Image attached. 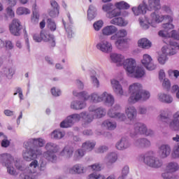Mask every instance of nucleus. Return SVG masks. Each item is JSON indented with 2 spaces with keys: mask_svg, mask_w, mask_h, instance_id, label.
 Instances as JSON below:
<instances>
[{
  "mask_svg": "<svg viewBox=\"0 0 179 179\" xmlns=\"http://www.w3.org/2000/svg\"><path fill=\"white\" fill-rule=\"evenodd\" d=\"M128 36V31L127 29H120L119 31H117L115 34L112 35L110 36L111 41H115V45L119 50H122L124 48V45L125 44L126 40L124 39V37H127Z\"/></svg>",
  "mask_w": 179,
  "mask_h": 179,
  "instance_id": "nucleus-15",
  "label": "nucleus"
},
{
  "mask_svg": "<svg viewBox=\"0 0 179 179\" xmlns=\"http://www.w3.org/2000/svg\"><path fill=\"white\" fill-rule=\"evenodd\" d=\"M115 119L117 120V121L123 122L127 120V115L124 113L117 112V114L116 115V117Z\"/></svg>",
  "mask_w": 179,
  "mask_h": 179,
  "instance_id": "nucleus-62",
  "label": "nucleus"
},
{
  "mask_svg": "<svg viewBox=\"0 0 179 179\" xmlns=\"http://www.w3.org/2000/svg\"><path fill=\"white\" fill-rule=\"evenodd\" d=\"M127 76H132L134 71H135V68L137 66L136 61L133 58H129L124 60L123 64H122Z\"/></svg>",
  "mask_w": 179,
  "mask_h": 179,
  "instance_id": "nucleus-18",
  "label": "nucleus"
},
{
  "mask_svg": "<svg viewBox=\"0 0 179 179\" xmlns=\"http://www.w3.org/2000/svg\"><path fill=\"white\" fill-rule=\"evenodd\" d=\"M96 47L99 51L104 54H108L113 51V45L111 43L107 40H103L101 37H100V41L96 44Z\"/></svg>",
  "mask_w": 179,
  "mask_h": 179,
  "instance_id": "nucleus-19",
  "label": "nucleus"
},
{
  "mask_svg": "<svg viewBox=\"0 0 179 179\" xmlns=\"http://www.w3.org/2000/svg\"><path fill=\"white\" fill-rule=\"evenodd\" d=\"M117 31H118V28L114 25L106 26L102 29L103 36H113V34H115Z\"/></svg>",
  "mask_w": 179,
  "mask_h": 179,
  "instance_id": "nucleus-39",
  "label": "nucleus"
},
{
  "mask_svg": "<svg viewBox=\"0 0 179 179\" xmlns=\"http://www.w3.org/2000/svg\"><path fill=\"white\" fill-rule=\"evenodd\" d=\"M89 113H90V117H92V121L94 118H103L106 114H107V110L106 108L103 107L96 108L94 105H91L88 108Z\"/></svg>",
  "mask_w": 179,
  "mask_h": 179,
  "instance_id": "nucleus-17",
  "label": "nucleus"
},
{
  "mask_svg": "<svg viewBox=\"0 0 179 179\" xmlns=\"http://www.w3.org/2000/svg\"><path fill=\"white\" fill-rule=\"evenodd\" d=\"M164 13H166L167 15H164V16H172L173 17V10L171 8L167 5H164L160 8Z\"/></svg>",
  "mask_w": 179,
  "mask_h": 179,
  "instance_id": "nucleus-51",
  "label": "nucleus"
},
{
  "mask_svg": "<svg viewBox=\"0 0 179 179\" xmlns=\"http://www.w3.org/2000/svg\"><path fill=\"white\" fill-rule=\"evenodd\" d=\"M158 118L159 121H162V122H166V124H169V122H171L170 116L169 115V110H167V109L162 110L160 111V114Z\"/></svg>",
  "mask_w": 179,
  "mask_h": 179,
  "instance_id": "nucleus-41",
  "label": "nucleus"
},
{
  "mask_svg": "<svg viewBox=\"0 0 179 179\" xmlns=\"http://www.w3.org/2000/svg\"><path fill=\"white\" fill-rule=\"evenodd\" d=\"M87 179H106V177L97 173H92L87 176Z\"/></svg>",
  "mask_w": 179,
  "mask_h": 179,
  "instance_id": "nucleus-56",
  "label": "nucleus"
},
{
  "mask_svg": "<svg viewBox=\"0 0 179 179\" xmlns=\"http://www.w3.org/2000/svg\"><path fill=\"white\" fill-rule=\"evenodd\" d=\"M171 156L173 159H179V143L174 145Z\"/></svg>",
  "mask_w": 179,
  "mask_h": 179,
  "instance_id": "nucleus-55",
  "label": "nucleus"
},
{
  "mask_svg": "<svg viewBox=\"0 0 179 179\" xmlns=\"http://www.w3.org/2000/svg\"><path fill=\"white\" fill-rule=\"evenodd\" d=\"M55 153L57 152H44L43 156L48 162H50V163H56L58 160V157Z\"/></svg>",
  "mask_w": 179,
  "mask_h": 179,
  "instance_id": "nucleus-40",
  "label": "nucleus"
},
{
  "mask_svg": "<svg viewBox=\"0 0 179 179\" xmlns=\"http://www.w3.org/2000/svg\"><path fill=\"white\" fill-rule=\"evenodd\" d=\"M85 156V150L83 148L78 149L74 153V159L76 160H79V159H82Z\"/></svg>",
  "mask_w": 179,
  "mask_h": 179,
  "instance_id": "nucleus-54",
  "label": "nucleus"
},
{
  "mask_svg": "<svg viewBox=\"0 0 179 179\" xmlns=\"http://www.w3.org/2000/svg\"><path fill=\"white\" fill-rule=\"evenodd\" d=\"M65 136V131H62L60 129H55L50 134L51 139H55V141H59Z\"/></svg>",
  "mask_w": 179,
  "mask_h": 179,
  "instance_id": "nucleus-43",
  "label": "nucleus"
},
{
  "mask_svg": "<svg viewBox=\"0 0 179 179\" xmlns=\"http://www.w3.org/2000/svg\"><path fill=\"white\" fill-rule=\"evenodd\" d=\"M83 120L84 125H89L93 122V117L87 111H83L80 113H74L68 116L60 123V128H71L75 122H79Z\"/></svg>",
  "mask_w": 179,
  "mask_h": 179,
  "instance_id": "nucleus-5",
  "label": "nucleus"
},
{
  "mask_svg": "<svg viewBox=\"0 0 179 179\" xmlns=\"http://www.w3.org/2000/svg\"><path fill=\"white\" fill-rule=\"evenodd\" d=\"M87 107V103L83 99V100H73L70 103V108L71 110H85V108Z\"/></svg>",
  "mask_w": 179,
  "mask_h": 179,
  "instance_id": "nucleus-26",
  "label": "nucleus"
},
{
  "mask_svg": "<svg viewBox=\"0 0 179 179\" xmlns=\"http://www.w3.org/2000/svg\"><path fill=\"white\" fill-rule=\"evenodd\" d=\"M168 75L169 78L175 77V79H178L179 78V71L170 69L168 71Z\"/></svg>",
  "mask_w": 179,
  "mask_h": 179,
  "instance_id": "nucleus-58",
  "label": "nucleus"
},
{
  "mask_svg": "<svg viewBox=\"0 0 179 179\" xmlns=\"http://www.w3.org/2000/svg\"><path fill=\"white\" fill-rule=\"evenodd\" d=\"M41 37H42V41L49 43L51 47H55V37H54V35L50 34L47 31H41Z\"/></svg>",
  "mask_w": 179,
  "mask_h": 179,
  "instance_id": "nucleus-28",
  "label": "nucleus"
},
{
  "mask_svg": "<svg viewBox=\"0 0 179 179\" xmlns=\"http://www.w3.org/2000/svg\"><path fill=\"white\" fill-rule=\"evenodd\" d=\"M124 113L129 121H134L136 120V117H138V110H136V108L132 105L126 106Z\"/></svg>",
  "mask_w": 179,
  "mask_h": 179,
  "instance_id": "nucleus-24",
  "label": "nucleus"
},
{
  "mask_svg": "<svg viewBox=\"0 0 179 179\" xmlns=\"http://www.w3.org/2000/svg\"><path fill=\"white\" fill-rule=\"evenodd\" d=\"M45 152L52 153H58L59 152V145L55 143L49 142L45 145Z\"/></svg>",
  "mask_w": 179,
  "mask_h": 179,
  "instance_id": "nucleus-37",
  "label": "nucleus"
},
{
  "mask_svg": "<svg viewBox=\"0 0 179 179\" xmlns=\"http://www.w3.org/2000/svg\"><path fill=\"white\" fill-rule=\"evenodd\" d=\"M131 138H135L138 135H145V136H153L155 131L152 129H148L146 124L138 122L134 125V128L129 131Z\"/></svg>",
  "mask_w": 179,
  "mask_h": 179,
  "instance_id": "nucleus-11",
  "label": "nucleus"
},
{
  "mask_svg": "<svg viewBox=\"0 0 179 179\" xmlns=\"http://www.w3.org/2000/svg\"><path fill=\"white\" fill-rule=\"evenodd\" d=\"M150 110V107H146V106H139L138 108V114H141V115H145V114L148 113V111Z\"/></svg>",
  "mask_w": 179,
  "mask_h": 179,
  "instance_id": "nucleus-59",
  "label": "nucleus"
},
{
  "mask_svg": "<svg viewBox=\"0 0 179 179\" xmlns=\"http://www.w3.org/2000/svg\"><path fill=\"white\" fill-rule=\"evenodd\" d=\"M159 17H163L162 22H163V20L167 22L166 23L162 24V29H164V31H159V36L160 37H164V43L169 44V43L171 41V38H170L171 37V32L170 34L169 31V30H173V29H174V24H172L173 20V16L159 15Z\"/></svg>",
  "mask_w": 179,
  "mask_h": 179,
  "instance_id": "nucleus-9",
  "label": "nucleus"
},
{
  "mask_svg": "<svg viewBox=\"0 0 179 179\" xmlns=\"http://www.w3.org/2000/svg\"><path fill=\"white\" fill-rule=\"evenodd\" d=\"M20 169H18V178L19 179H38L41 176V172H37L38 169V161L37 159L33 160L28 167H25L20 162Z\"/></svg>",
  "mask_w": 179,
  "mask_h": 179,
  "instance_id": "nucleus-6",
  "label": "nucleus"
},
{
  "mask_svg": "<svg viewBox=\"0 0 179 179\" xmlns=\"http://www.w3.org/2000/svg\"><path fill=\"white\" fill-rule=\"evenodd\" d=\"M146 75V71L145 69L142 66H136L132 75L129 76V78H136V79H141V78H143Z\"/></svg>",
  "mask_w": 179,
  "mask_h": 179,
  "instance_id": "nucleus-30",
  "label": "nucleus"
},
{
  "mask_svg": "<svg viewBox=\"0 0 179 179\" xmlns=\"http://www.w3.org/2000/svg\"><path fill=\"white\" fill-rule=\"evenodd\" d=\"M131 141L127 137H122L115 144V148L117 150H127L131 148Z\"/></svg>",
  "mask_w": 179,
  "mask_h": 179,
  "instance_id": "nucleus-25",
  "label": "nucleus"
},
{
  "mask_svg": "<svg viewBox=\"0 0 179 179\" xmlns=\"http://www.w3.org/2000/svg\"><path fill=\"white\" fill-rule=\"evenodd\" d=\"M9 29L13 36H20V30H22V23L20 20L16 18L13 19L9 25Z\"/></svg>",
  "mask_w": 179,
  "mask_h": 179,
  "instance_id": "nucleus-23",
  "label": "nucleus"
},
{
  "mask_svg": "<svg viewBox=\"0 0 179 179\" xmlns=\"http://www.w3.org/2000/svg\"><path fill=\"white\" fill-rule=\"evenodd\" d=\"M140 159H143V163L152 169H160V167L163 166V160H162V158L153 155H141Z\"/></svg>",
  "mask_w": 179,
  "mask_h": 179,
  "instance_id": "nucleus-14",
  "label": "nucleus"
},
{
  "mask_svg": "<svg viewBox=\"0 0 179 179\" xmlns=\"http://www.w3.org/2000/svg\"><path fill=\"white\" fill-rule=\"evenodd\" d=\"M157 100L161 103L171 104V103H173V96L165 93H159L157 95Z\"/></svg>",
  "mask_w": 179,
  "mask_h": 179,
  "instance_id": "nucleus-36",
  "label": "nucleus"
},
{
  "mask_svg": "<svg viewBox=\"0 0 179 179\" xmlns=\"http://www.w3.org/2000/svg\"><path fill=\"white\" fill-rule=\"evenodd\" d=\"M179 50V43L176 41H170L169 43L162 47V54L158 57V62L161 65H164L167 61V55H176Z\"/></svg>",
  "mask_w": 179,
  "mask_h": 179,
  "instance_id": "nucleus-8",
  "label": "nucleus"
},
{
  "mask_svg": "<svg viewBox=\"0 0 179 179\" xmlns=\"http://www.w3.org/2000/svg\"><path fill=\"white\" fill-rule=\"evenodd\" d=\"M97 9L94 6L90 5L89 6L88 10H87V17L88 20H93L94 17H96V15H97L96 13Z\"/></svg>",
  "mask_w": 179,
  "mask_h": 179,
  "instance_id": "nucleus-45",
  "label": "nucleus"
},
{
  "mask_svg": "<svg viewBox=\"0 0 179 179\" xmlns=\"http://www.w3.org/2000/svg\"><path fill=\"white\" fill-rule=\"evenodd\" d=\"M100 75H104L103 70H100L99 73L94 70L90 71L91 83L94 87H96V89H99V87H100V80L99 78H97V77L99 78Z\"/></svg>",
  "mask_w": 179,
  "mask_h": 179,
  "instance_id": "nucleus-22",
  "label": "nucleus"
},
{
  "mask_svg": "<svg viewBox=\"0 0 179 179\" xmlns=\"http://www.w3.org/2000/svg\"><path fill=\"white\" fill-rule=\"evenodd\" d=\"M45 145L44 138H30L24 143V148L26 149L23 151L22 156L27 162H31L38 156L43 155V148Z\"/></svg>",
  "mask_w": 179,
  "mask_h": 179,
  "instance_id": "nucleus-2",
  "label": "nucleus"
},
{
  "mask_svg": "<svg viewBox=\"0 0 179 179\" xmlns=\"http://www.w3.org/2000/svg\"><path fill=\"white\" fill-rule=\"evenodd\" d=\"M141 64L147 69L148 71H155L157 68V65L153 62L152 57L148 54H145L141 59Z\"/></svg>",
  "mask_w": 179,
  "mask_h": 179,
  "instance_id": "nucleus-21",
  "label": "nucleus"
},
{
  "mask_svg": "<svg viewBox=\"0 0 179 179\" xmlns=\"http://www.w3.org/2000/svg\"><path fill=\"white\" fill-rule=\"evenodd\" d=\"M102 10L103 12H106V16L108 19H112L110 21V24L120 26V27H125L128 24V21L120 17L121 16V10L112 3L104 4L102 6Z\"/></svg>",
  "mask_w": 179,
  "mask_h": 179,
  "instance_id": "nucleus-4",
  "label": "nucleus"
},
{
  "mask_svg": "<svg viewBox=\"0 0 179 179\" xmlns=\"http://www.w3.org/2000/svg\"><path fill=\"white\" fill-rule=\"evenodd\" d=\"M117 114H118V112H117V110H115L114 108H110L108 112H107V115L110 117V118H115L117 117Z\"/></svg>",
  "mask_w": 179,
  "mask_h": 179,
  "instance_id": "nucleus-61",
  "label": "nucleus"
},
{
  "mask_svg": "<svg viewBox=\"0 0 179 179\" xmlns=\"http://www.w3.org/2000/svg\"><path fill=\"white\" fill-rule=\"evenodd\" d=\"M179 171L178 162L172 161L168 162L165 166V171L162 173L163 179H178V175L176 174Z\"/></svg>",
  "mask_w": 179,
  "mask_h": 179,
  "instance_id": "nucleus-12",
  "label": "nucleus"
},
{
  "mask_svg": "<svg viewBox=\"0 0 179 179\" xmlns=\"http://www.w3.org/2000/svg\"><path fill=\"white\" fill-rule=\"evenodd\" d=\"M16 70L13 66L4 67L0 71V83L8 85L9 80H12Z\"/></svg>",
  "mask_w": 179,
  "mask_h": 179,
  "instance_id": "nucleus-16",
  "label": "nucleus"
},
{
  "mask_svg": "<svg viewBox=\"0 0 179 179\" xmlns=\"http://www.w3.org/2000/svg\"><path fill=\"white\" fill-rule=\"evenodd\" d=\"M128 174H129V166L125 165L122 168L121 176L117 179H125L128 177Z\"/></svg>",
  "mask_w": 179,
  "mask_h": 179,
  "instance_id": "nucleus-49",
  "label": "nucleus"
},
{
  "mask_svg": "<svg viewBox=\"0 0 179 179\" xmlns=\"http://www.w3.org/2000/svg\"><path fill=\"white\" fill-rule=\"evenodd\" d=\"M117 160H118V154L116 152H110L106 154L103 162L106 164L110 165L114 164Z\"/></svg>",
  "mask_w": 179,
  "mask_h": 179,
  "instance_id": "nucleus-29",
  "label": "nucleus"
},
{
  "mask_svg": "<svg viewBox=\"0 0 179 179\" xmlns=\"http://www.w3.org/2000/svg\"><path fill=\"white\" fill-rule=\"evenodd\" d=\"M94 146H96V142L86 141L85 143H83L82 148L87 152H92V150L94 149Z\"/></svg>",
  "mask_w": 179,
  "mask_h": 179,
  "instance_id": "nucleus-46",
  "label": "nucleus"
},
{
  "mask_svg": "<svg viewBox=\"0 0 179 179\" xmlns=\"http://www.w3.org/2000/svg\"><path fill=\"white\" fill-rule=\"evenodd\" d=\"M101 127L108 131H114L117 128V122L111 120H106L101 123Z\"/></svg>",
  "mask_w": 179,
  "mask_h": 179,
  "instance_id": "nucleus-38",
  "label": "nucleus"
},
{
  "mask_svg": "<svg viewBox=\"0 0 179 179\" xmlns=\"http://www.w3.org/2000/svg\"><path fill=\"white\" fill-rule=\"evenodd\" d=\"M160 8V0H148V4H146V2L143 1L138 7H133L131 10L135 16H139V15H145L148 10H155L156 12Z\"/></svg>",
  "mask_w": 179,
  "mask_h": 179,
  "instance_id": "nucleus-7",
  "label": "nucleus"
},
{
  "mask_svg": "<svg viewBox=\"0 0 179 179\" xmlns=\"http://www.w3.org/2000/svg\"><path fill=\"white\" fill-rule=\"evenodd\" d=\"M4 47L7 51H10L15 48V45H13V43L9 40H6L4 42Z\"/></svg>",
  "mask_w": 179,
  "mask_h": 179,
  "instance_id": "nucleus-57",
  "label": "nucleus"
},
{
  "mask_svg": "<svg viewBox=\"0 0 179 179\" xmlns=\"http://www.w3.org/2000/svg\"><path fill=\"white\" fill-rule=\"evenodd\" d=\"M159 159H167L171 155V146L169 144H162L157 152Z\"/></svg>",
  "mask_w": 179,
  "mask_h": 179,
  "instance_id": "nucleus-20",
  "label": "nucleus"
},
{
  "mask_svg": "<svg viewBox=\"0 0 179 179\" xmlns=\"http://www.w3.org/2000/svg\"><path fill=\"white\" fill-rule=\"evenodd\" d=\"M103 24H104V22H103V20H98L94 23V29L96 30V31H99L101 27H103Z\"/></svg>",
  "mask_w": 179,
  "mask_h": 179,
  "instance_id": "nucleus-64",
  "label": "nucleus"
},
{
  "mask_svg": "<svg viewBox=\"0 0 179 179\" xmlns=\"http://www.w3.org/2000/svg\"><path fill=\"white\" fill-rule=\"evenodd\" d=\"M47 24L48 29H50V31H55L57 30V24L55 22L52 20V19L49 18L47 20Z\"/></svg>",
  "mask_w": 179,
  "mask_h": 179,
  "instance_id": "nucleus-52",
  "label": "nucleus"
},
{
  "mask_svg": "<svg viewBox=\"0 0 179 179\" xmlns=\"http://www.w3.org/2000/svg\"><path fill=\"white\" fill-rule=\"evenodd\" d=\"M73 152H75L73 147L67 145L62 150L60 156H62L65 159H71L73 156Z\"/></svg>",
  "mask_w": 179,
  "mask_h": 179,
  "instance_id": "nucleus-35",
  "label": "nucleus"
},
{
  "mask_svg": "<svg viewBox=\"0 0 179 179\" xmlns=\"http://www.w3.org/2000/svg\"><path fill=\"white\" fill-rule=\"evenodd\" d=\"M143 90V87L139 83H134L129 85V92L130 93V96L129 97L127 101L129 104H135L136 101L141 97V92Z\"/></svg>",
  "mask_w": 179,
  "mask_h": 179,
  "instance_id": "nucleus-13",
  "label": "nucleus"
},
{
  "mask_svg": "<svg viewBox=\"0 0 179 179\" xmlns=\"http://www.w3.org/2000/svg\"><path fill=\"white\" fill-rule=\"evenodd\" d=\"M67 17L69 23L66 24L65 22L63 21V24L69 38H72V34H73V32L72 31V24H73V20H72V17H71V14L69 13H67Z\"/></svg>",
  "mask_w": 179,
  "mask_h": 179,
  "instance_id": "nucleus-32",
  "label": "nucleus"
},
{
  "mask_svg": "<svg viewBox=\"0 0 179 179\" xmlns=\"http://www.w3.org/2000/svg\"><path fill=\"white\" fill-rule=\"evenodd\" d=\"M110 59L112 62L117 64V66H122V64L125 61V57L121 54L111 53Z\"/></svg>",
  "mask_w": 179,
  "mask_h": 179,
  "instance_id": "nucleus-31",
  "label": "nucleus"
},
{
  "mask_svg": "<svg viewBox=\"0 0 179 179\" xmlns=\"http://www.w3.org/2000/svg\"><path fill=\"white\" fill-rule=\"evenodd\" d=\"M138 47L144 50H149L152 47V42L146 38H141L138 41Z\"/></svg>",
  "mask_w": 179,
  "mask_h": 179,
  "instance_id": "nucleus-42",
  "label": "nucleus"
},
{
  "mask_svg": "<svg viewBox=\"0 0 179 179\" xmlns=\"http://www.w3.org/2000/svg\"><path fill=\"white\" fill-rule=\"evenodd\" d=\"M89 169H91L92 171H101V165L99 163L93 164L92 165L88 166Z\"/></svg>",
  "mask_w": 179,
  "mask_h": 179,
  "instance_id": "nucleus-60",
  "label": "nucleus"
},
{
  "mask_svg": "<svg viewBox=\"0 0 179 179\" xmlns=\"http://www.w3.org/2000/svg\"><path fill=\"white\" fill-rule=\"evenodd\" d=\"M33 9V16L31 17V22L32 23H38V20L40 19V13H38V6L37 4L34 3L32 7Z\"/></svg>",
  "mask_w": 179,
  "mask_h": 179,
  "instance_id": "nucleus-44",
  "label": "nucleus"
},
{
  "mask_svg": "<svg viewBox=\"0 0 179 179\" xmlns=\"http://www.w3.org/2000/svg\"><path fill=\"white\" fill-rule=\"evenodd\" d=\"M169 128L173 131H179V110L173 115V120L169 122Z\"/></svg>",
  "mask_w": 179,
  "mask_h": 179,
  "instance_id": "nucleus-33",
  "label": "nucleus"
},
{
  "mask_svg": "<svg viewBox=\"0 0 179 179\" xmlns=\"http://www.w3.org/2000/svg\"><path fill=\"white\" fill-rule=\"evenodd\" d=\"M108 150V146L101 145L95 150V152L96 153H106V152H107Z\"/></svg>",
  "mask_w": 179,
  "mask_h": 179,
  "instance_id": "nucleus-63",
  "label": "nucleus"
},
{
  "mask_svg": "<svg viewBox=\"0 0 179 179\" xmlns=\"http://www.w3.org/2000/svg\"><path fill=\"white\" fill-rule=\"evenodd\" d=\"M162 20H163V17H159L156 12L152 13L149 19L146 17H141L138 19L139 24L143 30H148L149 25L152 26V27H156L158 23H162Z\"/></svg>",
  "mask_w": 179,
  "mask_h": 179,
  "instance_id": "nucleus-10",
  "label": "nucleus"
},
{
  "mask_svg": "<svg viewBox=\"0 0 179 179\" xmlns=\"http://www.w3.org/2000/svg\"><path fill=\"white\" fill-rule=\"evenodd\" d=\"M73 96L76 97H82L85 101H89L90 103H93L94 104H97L103 101L106 106L108 107H113L115 103V98L108 92H103L101 94H99V92H94L89 94L87 92L83 91L80 92H76V91L73 92Z\"/></svg>",
  "mask_w": 179,
  "mask_h": 179,
  "instance_id": "nucleus-1",
  "label": "nucleus"
},
{
  "mask_svg": "<svg viewBox=\"0 0 179 179\" xmlns=\"http://www.w3.org/2000/svg\"><path fill=\"white\" fill-rule=\"evenodd\" d=\"M16 13L19 16H22L23 15H30L31 11L29 8H25V7H18L16 10Z\"/></svg>",
  "mask_w": 179,
  "mask_h": 179,
  "instance_id": "nucleus-50",
  "label": "nucleus"
},
{
  "mask_svg": "<svg viewBox=\"0 0 179 179\" xmlns=\"http://www.w3.org/2000/svg\"><path fill=\"white\" fill-rule=\"evenodd\" d=\"M115 6L121 10V9H129V4L125 1H120L115 3Z\"/></svg>",
  "mask_w": 179,
  "mask_h": 179,
  "instance_id": "nucleus-53",
  "label": "nucleus"
},
{
  "mask_svg": "<svg viewBox=\"0 0 179 179\" xmlns=\"http://www.w3.org/2000/svg\"><path fill=\"white\" fill-rule=\"evenodd\" d=\"M69 173L70 174H85L86 168L80 164H77L69 169Z\"/></svg>",
  "mask_w": 179,
  "mask_h": 179,
  "instance_id": "nucleus-34",
  "label": "nucleus"
},
{
  "mask_svg": "<svg viewBox=\"0 0 179 179\" xmlns=\"http://www.w3.org/2000/svg\"><path fill=\"white\" fill-rule=\"evenodd\" d=\"M150 99V92L149 91L142 90L141 92L140 93V97L136 100V103L139 101V100H142L143 101H147Z\"/></svg>",
  "mask_w": 179,
  "mask_h": 179,
  "instance_id": "nucleus-47",
  "label": "nucleus"
},
{
  "mask_svg": "<svg viewBox=\"0 0 179 179\" xmlns=\"http://www.w3.org/2000/svg\"><path fill=\"white\" fill-rule=\"evenodd\" d=\"M110 85L115 94L117 96H124V90L122 89V85L120 84V81L115 79H112L110 80Z\"/></svg>",
  "mask_w": 179,
  "mask_h": 179,
  "instance_id": "nucleus-27",
  "label": "nucleus"
},
{
  "mask_svg": "<svg viewBox=\"0 0 179 179\" xmlns=\"http://www.w3.org/2000/svg\"><path fill=\"white\" fill-rule=\"evenodd\" d=\"M38 169L41 173L47 172V161L43 159H41L38 162Z\"/></svg>",
  "mask_w": 179,
  "mask_h": 179,
  "instance_id": "nucleus-48",
  "label": "nucleus"
},
{
  "mask_svg": "<svg viewBox=\"0 0 179 179\" xmlns=\"http://www.w3.org/2000/svg\"><path fill=\"white\" fill-rule=\"evenodd\" d=\"M20 159L15 158L9 153H3L0 155V163L3 167L6 168L7 173L13 177L19 176L18 170L22 169L20 166Z\"/></svg>",
  "mask_w": 179,
  "mask_h": 179,
  "instance_id": "nucleus-3",
  "label": "nucleus"
}]
</instances>
